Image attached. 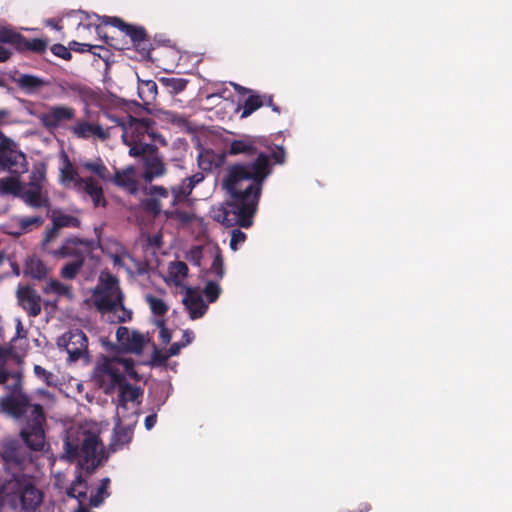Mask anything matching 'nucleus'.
Instances as JSON below:
<instances>
[{
  "instance_id": "f257e3e1",
  "label": "nucleus",
  "mask_w": 512,
  "mask_h": 512,
  "mask_svg": "<svg viewBox=\"0 0 512 512\" xmlns=\"http://www.w3.org/2000/svg\"><path fill=\"white\" fill-rule=\"evenodd\" d=\"M269 165V157L259 153L254 162L232 166L223 180L231 202L214 208L213 219L227 227L239 224L249 228L257 210L262 184L270 174Z\"/></svg>"
},
{
  "instance_id": "f03ea898",
  "label": "nucleus",
  "mask_w": 512,
  "mask_h": 512,
  "mask_svg": "<svg viewBox=\"0 0 512 512\" xmlns=\"http://www.w3.org/2000/svg\"><path fill=\"white\" fill-rule=\"evenodd\" d=\"M0 384L11 391L10 395L0 398L2 411L14 418L24 417L25 424L21 428V438L31 450L42 451L46 445L44 428L46 420L42 407L31 404L28 397L19 392L20 378L17 374L1 370Z\"/></svg>"
},
{
  "instance_id": "7ed1b4c3",
  "label": "nucleus",
  "mask_w": 512,
  "mask_h": 512,
  "mask_svg": "<svg viewBox=\"0 0 512 512\" xmlns=\"http://www.w3.org/2000/svg\"><path fill=\"white\" fill-rule=\"evenodd\" d=\"M88 473L93 472L104 458L103 445L98 436L80 427H71L64 440V455Z\"/></svg>"
},
{
  "instance_id": "20e7f679",
  "label": "nucleus",
  "mask_w": 512,
  "mask_h": 512,
  "mask_svg": "<svg viewBox=\"0 0 512 512\" xmlns=\"http://www.w3.org/2000/svg\"><path fill=\"white\" fill-rule=\"evenodd\" d=\"M135 361L123 354L101 356L97 359L92 379L107 395L116 392L117 386L124 380L139 381L141 378L135 369Z\"/></svg>"
},
{
  "instance_id": "39448f33",
  "label": "nucleus",
  "mask_w": 512,
  "mask_h": 512,
  "mask_svg": "<svg viewBox=\"0 0 512 512\" xmlns=\"http://www.w3.org/2000/svg\"><path fill=\"white\" fill-rule=\"evenodd\" d=\"M203 180V173L197 172L183 179L181 183L172 186L171 192L162 186H152L149 193L151 196L159 198L160 202H163L164 199H170L171 207L165 211L167 217L176 219L181 223H189L194 217V214L187 210L193 203L190 196L193 189Z\"/></svg>"
},
{
  "instance_id": "423d86ee",
  "label": "nucleus",
  "mask_w": 512,
  "mask_h": 512,
  "mask_svg": "<svg viewBox=\"0 0 512 512\" xmlns=\"http://www.w3.org/2000/svg\"><path fill=\"white\" fill-rule=\"evenodd\" d=\"M123 298L118 279L109 273H101L93 292V303L108 321L120 323L131 319L132 311L124 307Z\"/></svg>"
},
{
  "instance_id": "0eeeda50",
  "label": "nucleus",
  "mask_w": 512,
  "mask_h": 512,
  "mask_svg": "<svg viewBox=\"0 0 512 512\" xmlns=\"http://www.w3.org/2000/svg\"><path fill=\"white\" fill-rule=\"evenodd\" d=\"M108 118L122 128V141L129 146V155L140 157L153 150V145L147 139L153 138L149 120L136 119L131 116L119 117L107 114Z\"/></svg>"
},
{
  "instance_id": "6e6552de",
  "label": "nucleus",
  "mask_w": 512,
  "mask_h": 512,
  "mask_svg": "<svg viewBox=\"0 0 512 512\" xmlns=\"http://www.w3.org/2000/svg\"><path fill=\"white\" fill-rule=\"evenodd\" d=\"M59 170L60 182L66 188L74 189L84 200H90L94 207L105 206L103 188L98 180L80 176L67 157L63 159Z\"/></svg>"
},
{
  "instance_id": "1a4fd4ad",
  "label": "nucleus",
  "mask_w": 512,
  "mask_h": 512,
  "mask_svg": "<svg viewBox=\"0 0 512 512\" xmlns=\"http://www.w3.org/2000/svg\"><path fill=\"white\" fill-rule=\"evenodd\" d=\"M186 259L201 269L203 278L221 280L225 275L222 253L215 244L191 248L186 254Z\"/></svg>"
},
{
  "instance_id": "9d476101",
  "label": "nucleus",
  "mask_w": 512,
  "mask_h": 512,
  "mask_svg": "<svg viewBox=\"0 0 512 512\" xmlns=\"http://www.w3.org/2000/svg\"><path fill=\"white\" fill-rule=\"evenodd\" d=\"M7 110H0V119L8 116ZM28 170L25 154L19 150L17 144L0 132V172L8 171L11 174H23Z\"/></svg>"
},
{
  "instance_id": "9b49d317",
  "label": "nucleus",
  "mask_w": 512,
  "mask_h": 512,
  "mask_svg": "<svg viewBox=\"0 0 512 512\" xmlns=\"http://www.w3.org/2000/svg\"><path fill=\"white\" fill-rule=\"evenodd\" d=\"M118 392L116 417L136 416L139 405V398L142 395V390L139 387L133 386L124 380L117 386Z\"/></svg>"
},
{
  "instance_id": "f8f14e48",
  "label": "nucleus",
  "mask_w": 512,
  "mask_h": 512,
  "mask_svg": "<svg viewBox=\"0 0 512 512\" xmlns=\"http://www.w3.org/2000/svg\"><path fill=\"white\" fill-rule=\"evenodd\" d=\"M57 345L66 351L68 360L71 362L88 356V339L81 330L64 333L58 338Z\"/></svg>"
},
{
  "instance_id": "ddd939ff",
  "label": "nucleus",
  "mask_w": 512,
  "mask_h": 512,
  "mask_svg": "<svg viewBox=\"0 0 512 512\" xmlns=\"http://www.w3.org/2000/svg\"><path fill=\"white\" fill-rule=\"evenodd\" d=\"M117 345L121 352L140 355L148 341L147 337L137 330L125 326L116 331Z\"/></svg>"
},
{
  "instance_id": "4468645a",
  "label": "nucleus",
  "mask_w": 512,
  "mask_h": 512,
  "mask_svg": "<svg viewBox=\"0 0 512 512\" xmlns=\"http://www.w3.org/2000/svg\"><path fill=\"white\" fill-rule=\"evenodd\" d=\"M41 124L48 130L62 127L66 122L75 118V109L65 105H54L45 112L35 114Z\"/></svg>"
},
{
  "instance_id": "2eb2a0df",
  "label": "nucleus",
  "mask_w": 512,
  "mask_h": 512,
  "mask_svg": "<svg viewBox=\"0 0 512 512\" xmlns=\"http://www.w3.org/2000/svg\"><path fill=\"white\" fill-rule=\"evenodd\" d=\"M2 459L7 469H19L28 460V454L16 440L6 441L2 449Z\"/></svg>"
},
{
  "instance_id": "dca6fc26",
  "label": "nucleus",
  "mask_w": 512,
  "mask_h": 512,
  "mask_svg": "<svg viewBox=\"0 0 512 512\" xmlns=\"http://www.w3.org/2000/svg\"><path fill=\"white\" fill-rule=\"evenodd\" d=\"M89 250V243L78 238L67 239L60 248L50 251V254L56 258L74 257L75 260L84 259V255Z\"/></svg>"
},
{
  "instance_id": "f3484780",
  "label": "nucleus",
  "mask_w": 512,
  "mask_h": 512,
  "mask_svg": "<svg viewBox=\"0 0 512 512\" xmlns=\"http://www.w3.org/2000/svg\"><path fill=\"white\" fill-rule=\"evenodd\" d=\"M104 25H111L117 27L130 37L132 43L136 47H140L146 42V34L142 27L126 24L118 17L103 16L100 18Z\"/></svg>"
},
{
  "instance_id": "a211bd4d",
  "label": "nucleus",
  "mask_w": 512,
  "mask_h": 512,
  "mask_svg": "<svg viewBox=\"0 0 512 512\" xmlns=\"http://www.w3.org/2000/svg\"><path fill=\"white\" fill-rule=\"evenodd\" d=\"M26 204L33 208L49 206V199L45 188L21 184L19 196Z\"/></svg>"
},
{
  "instance_id": "6ab92c4d",
  "label": "nucleus",
  "mask_w": 512,
  "mask_h": 512,
  "mask_svg": "<svg viewBox=\"0 0 512 512\" xmlns=\"http://www.w3.org/2000/svg\"><path fill=\"white\" fill-rule=\"evenodd\" d=\"M19 304L30 316H37L41 312L40 296L27 286H21L17 290Z\"/></svg>"
},
{
  "instance_id": "aec40b11",
  "label": "nucleus",
  "mask_w": 512,
  "mask_h": 512,
  "mask_svg": "<svg viewBox=\"0 0 512 512\" xmlns=\"http://www.w3.org/2000/svg\"><path fill=\"white\" fill-rule=\"evenodd\" d=\"M183 303L191 319L201 318L208 308L207 304L204 302L202 293L194 289H188L186 291Z\"/></svg>"
},
{
  "instance_id": "412c9836",
  "label": "nucleus",
  "mask_w": 512,
  "mask_h": 512,
  "mask_svg": "<svg viewBox=\"0 0 512 512\" xmlns=\"http://www.w3.org/2000/svg\"><path fill=\"white\" fill-rule=\"evenodd\" d=\"M70 130L77 138L87 139L91 136H95L100 140L109 138L108 129H104L100 125H94L87 121H77L70 127Z\"/></svg>"
},
{
  "instance_id": "4be33fe9",
  "label": "nucleus",
  "mask_w": 512,
  "mask_h": 512,
  "mask_svg": "<svg viewBox=\"0 0 512 512\" xmlns=\"http://www.w3.org/2000/svg\"><path fill=\"white\" fill-rule=\"evenodd\" d=\"M145 160L144 179L151 182L155 177H160L165 173V165L162 159L155 153V146L153 150L141 155Z\"/></svg>"
},
{
  "instance_id": "5701e85b",
  "label": "nucleus",
  "mask_w": 512,
  "mask_h": 512,
  "mask_svg": "<svg viewBox=\"0 0 512 512\" xmlns=\"http://www.w3.org/2000/svg\"><path fill=\"white\" fill-rule=\"evenodd\" d=\"M137 422L136 416L116 417L115 423V437L116 441L120 444L128 443L132 436L133 426Z\"/></svg>"
},
{
  "instance_id": "b1692460",
  "label": "nucleus",
  "mask_w": 512,
  "mask_h": 512,
  "mask_svg": "<svg viewBox=\"0 0 512 512\" xmlns=\"http://www.w3.org/2000/svg\"><path fill=\"white\" fill-rule=\"evenodd\" d=\"M113 182L131 194H136L138 191L136 182V170L132 166H129L121 171H116L113 177Z\"/></svg>"
},
{
  "instance_id": "393cba45",
  "label": "nucleus",
  "mask_w": 512,
  "mask_h": 512,
  "mask_svg": "<svg viewBox=\"0 0 512 512\" xmlns=\"http://www.w3.org/2000/svg\"><path fill=\"white\" fill-rule=\"evenodd\" d=\"M14 82L27 94L36 93L46 85L43 79L30 74H20L14 78Z\"/></svg>"
},
{
  "instance_id": "a878e982",
  "label": "nucleus",
  "mask_w": 512,
  "mask_h": 512,
  "mask_svg": "<svg viewBox=\"0 0 512 512\" xmlns=\"http://www.w3.org/2000/svg\"><path fill=\"white\" fill-rule=\"evenodd\" d=\"M79 168L94 174L102 181L109 180L111 176L101 158L83 160L79 163Z\"/></svg>"
},
{
  "instance_id": "bb28decb",
  "label": "nucleus",
  "mask_w": 512,
  "mask_h": 512,
  "mask_svg": "<svg viewBox=\"0 0 512 512\" xmlns=\"http://www.w3.org/2000/svg\"><path fill=\"white\" fill-rule=\"evenodd\" d=\"M228 152L231 155H254L257 153L256 139L245 136L241 139L234 140L231 142Z\"/></svg>"
},
{
  "instance_id": "cd10ccee",
  "label": "nucleus",
  "mask_w": 512,
  "mask_h": 512,
  "mask_svg": "<svg viewBox=\"0 0 512 512\" xmlns=\"http://www.w3.org/2000/svg\"><path fill=\"white\" fill-rule=\"evenodd\" d=\"M188 275V267L182 261L171 262L168 266L167 278L168 283H173L178 286L186 279Z\"/></svg>"
},
{
  "instance_id": "c85d7f7f",
  "label": "nucleus",
  "mask_w": 512,
  "mask_h": 512,
  "mask_svg": "<svg viewBox=\"0 0 512 512\" xmlns=\"http://www.w3.org/2000/svg\"><path fill=\"white\" fill-rule=\"evenodd\" d=\"M112 260L115 266L125 269L129 274L140 271V262L135 260L126 250L112 255Z\"/></svg>"
},
{
  "instance_id": "c756f323",
  "label": "nucleus",
  "mask_w": 512,
  "mask_h": 512,
  "mask_svg": "<svg viewBox=\"0 0 512 512\" xmlns=\"http://www.w3.org/2000/svg\"><path fill=\"white\" fill-rule=\"evenodd\" d=\"M24 273L35 279H42L47 275L48 269L40 259L30 257L26 260Z\"/></svg>"
},
{
  "instance_id": "7c9ffc66",
  "label": "nucleus",
  "mask_w": 512,
  "mask_h": 512,
  "mask_svg": "<svg viewBox=\"0 0 512 512\" xmlns=\"http://www.w3.org/2000/svg\"><path fill=\"white\" fill-rule=\"evenodd\" d=\"M138 95L147 104L151 103L157 95V84L153 80H139Z\"/></svg>"
},
{
  "instance_id": "2f4dec72",
  "label": "nucleus",
  "mask_w": 512,
  "mask_h": 512,
  "mask_svg": "<svg viewBox=\"0 0 512 512\" xmlns=\"http://www.w3.org/2000/svg\"><path fill=\"white\" fill-rule=\"evenodd\" d=\"M21 184L18 176H10L0 179V194L19 196L21 192Z\"/></svg>"
},
{
  "instance_id": "473e14b6",
  "label": "nucleus",
  "mask_w": 512,
  "mask_h": 512,
  "mask_svg": "<svg viewBox=\"0 0 512 512\" xmlns=\"http://www.w3.org/2000/svg\"><path fill=\"white\" fill-rule=\"evenodd\" d=\"M145 300H146L147 304L149 305L151 312L156 317H158L157 319L164 316L169 309L168 304L162 298H160L156 295L146 294Z\"/></svg>"
},
{
  "instance_id": "72a5a7b5",
  "label": "nucleus",
  "mask_w": 512,
  "mask_h": 512,
  "mask_svg": "<svg viewBox=\"0 0 512 512\" xmlns=\"http://www.w3.org/2000/svg\"><path fill=\"white\" fill-rule=\"evenodd\" d=\"M46 184V167L42 163H37L33 166L29 182L27 185L45 188Z\"/></svg>"
},
{
  "instance_id": "f704fd0d",
  "label": "nucleus",
  "mask_w": 512,
  "mask_h": 512,
  "mask_svg": "<svg viewBox=\"0 0 512 512\" xmlns=\"http://www.w3.org/2000/svg\"><path fill=\"white\" fill-rule=\"evenodd\" d=\"M267 99L268 104L271 105V98L266 96H259V95H251L244 104L242 117H248L251 115L255 110L260 108L262 105H264V100Z\"/></svg>"
},
{
  "instance_id": "c9c22d12",
  "label": "nucleus",
  "mask_w": 512,
  "mask_h": 512,
  "mask_svg": "<svg viewBox=\"0 0 512 512\" xmlns=\"http://www.w3.org/2000/svg\"><path fill=\"white\" fill-rule=\"evenodd\" d=\"M221 161L222 159L218 155L209 150L201 152L198 157L199 166L203 170H211L214 167H218Z\"/></svg>"
},
{
  "instance_id": "e433bc0d",
  "label": "nucleus",
  "mask_w": 512,
  "mask_h": 512,
  "mask_svg": "<svg viewBox=\"0 0 512 512\" xmlns=\"http://www.w3.org/2000/svg\"><path fill=\"white\" fill-rule=\"evenodd\" d=\"M52 222L59 230L63 227H77L79 225V220L77 218L61 212L53 213Z\"/></svg>"
},
{
  "instance_id": "4c0bfd02",
  "label": "nucleus",
  "mask_w": 512,
  "mask_h": 512,
  "mask_svg": "<svg viewBox=\"0 0 512 512\" xmlns=\"http://www.w3.org/2000/svg\"><path fill=\"white\" fill-rule=\"evenodd\" d=\"M87 493V485L82 480L81 476H77L73 484L68 488L67 494L69 497L76 498L79 503L85 499Z\"/></svg>"
},
{
  "instance_id": "58836bf2",
  "label": "nucleus",
  "mask_w": 512,
  "mask_h": 512,
  "mask_svg": "<svg viewBox=\"0 0 512 512\" xmlns=\"http://www.w3.org/2000/svg\"><path fill=\"white\" fill-rule=\"evenodd\" d=\"M160 83L168 90L170 94H177L183 91L187 85V81L182 78L162 77Z\"/></svg>"
},
{
  "instance_id": "ea45409f",
  "label": "nucleus",
  "mask_w": 512,
  "mask_h": 512,
  "mask_svg": "<svg viewBox=\"0 0 512 512\" xmlns=\"http://www.w3.org/2000/svg\"><path fill=\"white\" fill-rule=\"evenodd\" d=\"M43 291L46 294H55V295H59V296H70V290H69L68 286L64 285L63 283H61L58 280L48 281L45 284Z\"/></svg>"
},
{
  "instance_id": "a19ab883",
  "label": "nucleus",
  "mask_w": 512,
  "mask_h": 512,
  "mask_svg": "<svg viewBox=\"0 0 512 512\" xmlns=\"http://www.w3.org/2000/svg\"><path fill=\"white\" fill-rule=\"evenodd\" d=\"M204 279L206 281V285L204 288V294L208 298L209 302H215L221 293V288L218 284V282L220 280H216V279H212V278H204Z\"/></svg>"
},
{
  "instance_id": "79ce46f5",
  "label": "nucleus",
  "mask_w": 512,
  "mask_h": 512,
  "mask_svg": "<svg viewBox=\"0 0 512 512\" xmlns=\"http://www.w3.org/2000/svg\"><path fill=\"white\" fill-rule=\"evenodd\" d=\"M35 375L49 386H57L58 378L55 374L47 371L40 365L34 366Z\"/></svg>"
},
{
  "instance_id": "37998d69",
  "label": "nucleus",
  "mask_w": 512,
  "mask_h": 512,
  "mask_svg": "<svg viewBox=\"0 0 512 512\" xmlns=\"http://www.w3.org/2000/svg\"><path fill=\"white\" fill-rule=\"evenodd\" d=\"M83 264L82 260H74L66 264L61 270V276L65 279H73Z\"/></svg>"
},
{
  "instance_id": "c03bdc74",
  "label": "nucleus",
  "mask_w": 512,
  "mask_h": 512,
  "mask_svg": "<svg viewBox=\"0 0 512 512\" xmlns=\"http://www.w3.org/2000/svg\"><path fill=\"white\" fill-rule=\"evenodd\" d=\"M20 228L27 232L31 229V227H38L43 223V218L40 216L33 217H21L18 220Z\"/></svg>"
},
{
  "instance_id": "a18cd8bd",
  "label": "nucleus",
  "mask_w": 512,
  "mask_h": 512,
  "mask_svg": "<svg viewBox=\"0 0 512 512\" xmlns=\"http://www.w3.org/2000/svg\"><path fill=\"white\" fill-rule=\"evenodd\" d=\"M59 231H60V230H59V229H57V227H55V226L53 225V227H52L50 230H48V231L46 232V235H45V237H44V239H43V241H42V248H43V250H45V251H46V252H48L49 254H50V251H53L52 249H50L49 244H50L53 240H55L56 238H58V236H59Z\"/></svg>"
},
{
  "instance_id": "49530a36",
  "label": "nucleus",
  "mask_w": 512,
  "mask_h": 512,
  "mask_svg": "<svg viewBox=\"0 0 512 512\" xmlns=\"http://www.w3.org/2000/svg\"><path fill=\"white\" fill-rule=\"evenodd\" d=\"M163 206H164L163 202H160L159 198H155L153 196L144 201L145 209L154 214L160 213Z\"/></svg>"
},
{
  "instance_id": "de8ad7c7",
  "label": "nucleus",
  "mask_w": 512,
  "mask_h": 512,
  "mask_svg": "<svg viewBox=\"0 0 512 512\" xmlns=\"http://www.w3.org/2000/svg\"><path fill=\"white\" fill-rule=\"evenodd\" d=\"M154 323L159 329V338L161 339V341L165 344L169 343L172 336L170 331L165 327L164 320L161 318L155 319Z\"/></svg>"
},
{
  "instance_id": "09e8293b",
  "label": "nucleus",
  "mask_w": 512,
  "mask_h": 512,
  "mask_svg": "<svg viewBox=\"0 0 512 512\" xmlns=\"http://www.w3.org/2000/svg\"><path fill=\"white\" fill-rule=\"evenodd\" d=\"M246 239L245 233L242 231L235 229L232 231L231 239H230V248L233 251L238 249V245L242 244Z\"/></svg>"
},
{
  "instance_id": "8fccbe9b",
  "label": "nucleus",
  "mask_w": 512,
  "mask_h": 512,
  "mask_svg": "<svg viewBox=\"0 0 512 512\" xmlns=\"http://www.w3.org/2000/svg\"><path fill=\"white\" fill-rule=\"evenodd\" d=\"M164 120L171 122L173 124H176L177 126H185L186 125V118L182 115H178L174 112H164L163 113Z\"/></svg>"
},
{
  "instance_id": "3c124183",
  "label": "nucleus",
  "mask_w": 512,
  "mask_h": 512,
  "mask_svg": "<svg viewBox=\"0 0 512 512\" xmlns=\"http://www.w3.org/2000/svg\"><path fill=\"white\" fill-rule=\"evenodd\" d=\"M109 493L107 489H102V487L99 486L97 489V492L90 497V504L94 507L99 506L106 497H108Z\"/></svg>"
},
{
  "instance_id": "603ef678",
  "label": "nucleus",
  "mask_w": 512,
  "mask_h": 512,
  "mask_svg": "<svg viewBox=\"0 0 512 512\" xmlns=\"http://www.w3.org/2000/svg\"><path fill=\"white\" fill-rule=\"evenodd\" d=\"M19 34L12 32L7 29L0 30V42L2 43H17L19 39Z\"/></svg>"
},
{
  "instance_id": "864d4df0",
  "label": "nucleus",
  "mask_w": 512,
  "mask_h": 512,
  "mask_svg": "<svg viewBox=\"0 0 512 512\" xmlns=\"http://www.w3.org/2000/svg\"><path fill=\"white\" fill-rule=\"evenodd\" d=\"M170 356H167L166 351H156L153 355V361L159 365H163Z\"/></svg>"
},
{
  "instance_id": "5fc2aeb1",
  "label": "nucleus",
  "mask_w": 512,
  "mask_h": 512,
  "mask_svg": "<svg viewBox=\"0 0 512 512\" xmlns=\"http://www.w3.org/2000/svg\"><path fill=\"white\" fill-rule=\"evenodd\" d=\"M186 346V343H181V342H177V343H173L170 348L168 350H166L167 352V356H175L179 353V351L181 350L182 347Z\"/></svg>"
},
{
  "instance_id": "6e6d98bb",
  "label": "nucleus",
  "mask_w": 512,
  "mask_h": 512,
  "mask_svg": "<svg viewBox=\"0 0 512 512\" xmlns=\"http://www.w3.org/2000/svg\"><path fill=\"white\" fill-rule=\"evenodd\" d=\"M52 50L55 55L62 58L70 56V52L63 45H55Z\"/></svg>"
},
{
  "instance_id": "4d7b16f0",
  "label": "nucleus",
  "mask_w": 512,
  "mask_h": 512,
  "mask_svg": "<svg viewBox=\"0 0 512 512\" xmlns=\"http://www.w3.org/2000/svg\"><path fill=\"white\" fill-rule=\"evenodd\" d=\"M157 421V416L155 414L149 415L145 419V427L147 430H150L154 427Z\"/></svg>"
},
{
  "instance_id": "13d9d810",
  "label": "nucleus",
  "mask_w": 512,
  "mask_h": 512,
  "mask_svg": "<svg viewBox=\"0 0 512 512\" xmlns=\"http://www.w3.org/2000/svg\"><path fill=\"white\" fill-rule=\"evenodd\" d=\"M11 55V51L5 48L4 46L0 45V62H4L7 59H9Z\"/></svg>"
},
{
  "instance_id": "bf43d9fd",
  "label": "nucleus",
  "mask_w": 512,
  "mask_h": 512,
  "mask_svg": "<svg viewBox=\"0 0 512 512\" xmlns=\"http://www.w3.org/2000/svg\"><path fill=\"white\" fill-rule=\"evenodd\" d=\"M46 44L42 40H34L31 44V48L34 51H42L45 49Z\"/></svg>"
},
{
  "instance_id": "052dcab7",
  "label": "nucleus",
  "mask_w": 512,
  "mask_h": 512,
  "mask_svg": "<svg viewBox=\"0 0 512 512\" xmlns=\"http://www.w3.org/2000/svg\"><path fill=\"white\" fill-rule=\"evenodd\" d=\"M183 341L181 343H186V345H188L189 343L192 342L193 338H194V334L192 331H189V330H186L183 332Z\"/></svg>"
},
{
  "instance_id": "680f3d73",
  "label": "nucleus",
  "mask_w": 512,
  "mask_h": 512,
  "mask_svg": "<svg viewBox=\"0 0 512 512\" xmlns=\"http://www.w3.org/2000/svg\"><path fill=\"white\" fill-rule=\"evenodd\" d=\"M16 331H17V336L18 337H24V335H22L23 326H22V323H21V321L19 319L17 320Z\"/></svg>"
},
{
  "instance_id": "e2e57ef3",
  "label": "nucleus",
  "mask_w": 512,
  "mask_h": 512,
  "mask_svg": "<svg viewBox=\"0 0 512 512\" xmlns=\"http://www.w3.org/2000/svg\"><path fill=\"white\" fill-rule=\"evenodd\" d=\"M109 483H110V479L104 478L101 482L100 487H102V489H108Z\"/></svg>"
},
{
  "instance_id": "0e129e2a",
  "label": "nucleus",
  "mask_w": 512,
  "mask_h": 512,
  "mask_svg": "<svg viewBox=\"0 0 512 512\" xmlns=\"http://www.w3.org/2000/svg\"><path fill=\"white\" fill-rule=\"evenodd\" d=\"M95 31H96V33H97V35H98L99 37H104V38H106V36H105V35H103V29H102V27H101V26H99V25L95 26Z\"/></svg>"
},
{
  "instance_id": "69168bd1",
  "label": "nucleus",
  "mask_w": 512,
  "mask_h": 512,
  "mask_svg": "<svg viewBox=\"0 0 512 512\" xmlns=\"http://www.w3.org/2000/svg\"><path fill=\"white\" fill-rule=\"evenodd\" d=\"M280 154L282 155L283 151H280ZM275 160H276L277 163H282L283 162L282 156L280 157L278 154H275Z\"/></svg>"
},
{
  "instance_id": "338daca9",
  "label": "nucleus",
  "mask_w": 512,
  "mask_h": 512,
  "mask_svg": "<svg viewBox=\"0 0 512 512\" xmlns=\"http://www.w3.org/2000/svg\"><path fill=\"white\" fill-rule=\"evenodd\" d=\"M47 24H48V25H50V26H52L53 28H55V29H57V30H59V29H60V27H59L57 24H54L52 20H48V21H47Z\"/></svg>"
},
{
  "instance_id": "774afa93",
  "label": "nucleus",
  "mask_w": 512,
  "mask_h": 512,
  "mask_svg": "<svg viewBox=\"0 0 512 512\" xmlns=\"http://www.w3.org/2000/svg\"><path fill=\"white\" fill-rule=\"evenodd\" d=\"M77 512H89V511H87V510H86L85 508H83V507H79V508L77 509Z\"/></svg>"
}]
</instances>
